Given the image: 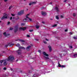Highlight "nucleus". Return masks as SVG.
Returning <instances> with one entry per match:
<instances>
[{"label": "nucleus", "mask_w": 77, "mask_h": 77, "mask_svg": "<svg viewBox=\"0 0 77 77\" xmlns=\"http://www.w3.org/2000/svg\"><path fill=\"white\" fill-rule=\"evenodd\" d=\"M32 46H29L28 47H27L26 48V50L27 51H29L30 50V48Z\"/></svg>", "instance_id": "obj_8"}, {"label": "nucleus", "mask_w": 77, "mask_h": 77, "mask_svg": "<svg viewBox=\"0 0 77 77\" xmlns=\"http://www.w3.org/2000/svg\"><path fill=\"white\" fill-rule=\"evenodd\" d=\"M42 71H43V72H44V70H40V71H39V72H41V73H42Z\"/></svg>", "instance_id": "obj_28"}, {"label": "nucleus", "mask_w": 77, "mask_h": 77, "mask_svg": "<svg viewBox=\"0 0 77 77\" xmlns=\"http://www.w3.org/2000/svg\"><path fill=\"white\" fill-rule=\"evenodd\" d=\"M27 37H28L29 38H30V35H27Z\"/></svg>", "instance_id": "obj_47"}, {"label": "nucleus", "mask_w": 77, "mask_h": 77, "mask_svg": "<svg viewBox=\"0 0 77 77\" xmlns=\"http://www.w3.org/2000/svg\"><path fill=\"white\" fill-rule=\"evenodd\" d=\"M48 47L49 49V51L50 52H51V51L52 50V49H51V47L50 46H48Z\"/></svg>", "instance_id": "obj_14"}, {"label": "nucleus", "mask_w": 77, "mask_h": 77, "mask_svg": "<svg viewBox=\"0 0 77 77\" xmlns=\"http://www.w3.org/2000/svg\"><path fill=\"white\" fill-rule=\"evenodd\" d=\"M4 1L5 2H8V0H4Z\"/></svg>", "instance_id": "obj_50"}, {"label": "nucleus", "mask_w": 77, "mask_h": 77, "mask_svg": "<svg viewBox=\"0 0 77 77\" xmlns=\"http://www.w3.org/2000/svg\"><path fill=\"white\" fill-rule=\"evenodd\" d=\"M37 75H37V74H34L33 76H32L33 77H36V76H37Z\"/></svg>", "instance_id": "obj_22"}, {"label": "nucleus", "mask_w": 77, "mask_h": 77, "mask_svg": "<svg viewBox=\"0 0 77 77\" xmlns=\"http://www.w3.org/2000/svg\"><path fill=\"white\" fill-rule=\"evenodd\" d=\"M50 4H52V3L51 2V3H50Z\"/></svg>", "instance_id": "obj_59"}, {"label": "nucleus", "mask_w": 77, "mask_h": 77, "mask_svg": "<svg viewBox=\"0 0 77 77\" xmlns=\"http://www.w3.org/2000/svg\"><path fill=\"white\" fill-rule=\"evenodd\" d=\"M13 19H14V17H13Z\"/></svg>", "instance_id": "obj_64"}, {"label": "nucleus", "mask_w": 77, "mask_h": 77, "mask_svg": "<svg viewBox=\"0 0 77 77\" xmlns=\"http://www.w3.org/2000/svg\"><path fill=\"white\" fill-rule=\"evenodd\" d=\"M68 1V0H65L64 1V2L65 3L66 2Z\"/></svg>", "instance_id": "obj_45"}, {"label": "nucleus", "mask_w": 77, "mask_h": 77, "mask_svg": "<svg viewBox=\"0 0 77 77\" xmlns=\"http://www.w3.org/2000/svg\"><path fill=\"white\" fill-rule=\"evenodd\" d=\"M63 55H62V54H60V57H63Z\"/></svg>", "instance_id": "obj_18"}, {"label": "nucleus", "mask_w": 77, "mask_h": 77, "mask_svg": "<svg viewBox=\"0 0 77 77\" xmlns=\"http://www.w3.org/2000/svg\"><path fill=\"white\" fill-rule=\"evenodd\" d=\"M69 47L70 49H72V46H69Z\"/></svg>", "instance_id": "obj_27"}, {"label": "nucleus", "mask_w": 77, "mask_h": 77, "mask_svg": "<svg viewBox=\"0 0 77 77\" xmlns=\"http://www.w3.org/2000/svg\"><path fill=\"white\" fill-rule=\"evenodd\" d=\"M48 72H50V71H49V72H47V73H48Z\"/></svg>", "instance_id": "obj_58"}, {"label": "nucleus", "mask_w": 77, "mask_h": 77, "mask_svg": "<svg viewBox=\"0 0 77 77\" xmlns=\"http://www.w3.org/2000/svg\"><path fill=\"white\" fill-rule=\"evenodd\" d=\"M16 47H20V45L19 44H17L16 45Z\"/></svg>", "instance_id": "obj_21"}, {"label": "nucleus", "mask_w": 77, "mask_h": 77, "mask_svg": "<svg viewBox=\"0 0 77 77\" xmlns=\"http://www.w3.org/2000/svg\"><path fill=\"white\" fill-rule=\"evenodd\" d=\"M42 14L43 15H45L47 14L46 13V12L42 11Z\"/></svg>", "instance_id": "obj_11"}, {"label": "nucleus", "mask_w": 77, "mask_h": 77, "mask_svg": "<svg viewBox=\"0 0 77 77\" xmlns=\"http://www.w3.org/2000/svg\"><path fill=\"white\" fill-rule=\"evenodd\" d=\"M18 31V27L17 26H16L15 27L14 32H16Z\"/></svg>", "instance_id": "obj_13"}, {"label": "nucleus", "mask_w": 77, "mask_h": 77, "mask_svg": "<svg viewBox=\"0 0 77 77\" xmlns=\"http://www.w3.org/2000/svg\"><path fill=\"white\" fill-rule=\"evenodd\" d=\"M19 48L20 49H24V50H25V49H26V48H24L23 47H21V46H20V47H19Z\"/></svg>", "instance_id": "obj_16"}, {"label": "nucleus", "mask_w": 77, "mask_h": 77, "mask_svg": "<svg viewBox=\"0 0 77 77\" xmlns=\"http://www.w3.org/2000/svg\"><path fill=\"white\" fill-rule=\"evenodd\" d=\"M50 20H53V19H51V18L50 19Z\"/></svg>", "instance_id": "obj_56"}, {"label": "nucleus", "mask_w": 77, "mask_h": 77, "mask_svg": "<svg viewBox=\"0 0 77 77\" xmlns=\"http://www.w3.org/2000/svg\"><path fill=\"white\" fill-rule=\"evenodd\" d=\"M24 14V11H20L19 12H18V15H22V14Z\"/></svg>", "instance_id": "obj_4"}, {"label": "nucleus", "mask_w": 77, "mask_h": 77, "mask_svg": "<svg viewBox=\"0 0 77 77\" xmlns=\"http://www.w3.org/2000/svg\"><path fill=\"white\" fill-rule=\"evenodd\" d=\"M30 45H31V46H33V45L31 44Z\"/></svg>", "instance_id": "obj_55"}, {"label": "nucleus", "mask_w": 77, "mask_h": 77, "mask_svg": "<svg viewBox=\"0 0 77 77\" xmlns=\"http://www.w3.org/2000/svg\"><path fill=\"white\" fill-rule=\"evenodd\" d=\"M75 15H76V14H75V13H74L73 14V17H75Z\"/></svg>", "instance_id": "obj_33"}, {"label": "nucleus", "mask_w": 77, "mask_h": 77, "mask_svg": "<svg viewBox=\"0 0 77 77\" xmlns=\"http://www.w3.org/2000/svg\"><path fill=\"white\" fill-rule=\"evenodd\" d=\"M43 42H44V43L45 44H46V43H47V42H46V41H45V40H44V41H43Z\"/></svg>", "instance_id": "obj_32"}, {"label": "nucleus", "mask_w": 77, "mask_h": 77, "mask_svg": "<svg viewBox=\"0 0 77 77\" xmlns=\"http://www.w3.org/2000/svg\"><path fill=\"white\" fill-rule=\"evenodd\" d=\"M29 15V14H28L26 16V17L27 19L28 20V21H32V19H31L29 18L28 17V16Z\"/></svg>", "instance_id": "obj_5"}, {"label": "nucleus", "mask_w": 77, "mask_h": 77, "mask_svg": "<svg viewBox=\"0 0 77 77\" xmlns=\"http://www.w3.org/2000/svg\"><path fill=\"white\" fill-rule=\"evenodd\" d=\"M29 31L30 32H33V29L29 30Z\"/></svg>", "instance_id": "obj_38"}, {"label": "nucleus", "mask_w": 77, "mask_h": 77, "mask_svg": "<svg viewBox=\"0 0 77 77\" xmlns=\"http://www.w3.org/2000/svg\"><path fill=\"white\" fill-rule=\"evenodd\" d=\"M42 23H43V24H44V22H42Z\"/></svg>", "instance_id": "obj_57"}, {"label": "nucleus", "mask_w": 77, "mask_h": 77, "mask_svg": "<svg viewBox=\"0 0 77 77\" xmlns=\"http://www.w3.org/2000/svg\"><path fill=\"white\" fill-rule=\"evenodd\" d=\"M73 38L74 39H77V37H74Z\"/></svg>", "instance_id": "obj_29"}, {"label": "nucleus", "mask_w": 77, "mask_h": 77, "mask_svg": "<svg viewBox=\"0 0 77 77\" xmlns=\"http://www.w3.org/2000/svg\"><path fill=\"white\" fill-rule=\"evenodd\" d=\"M23 21L24 22H25V21H27V22H28V21H29V20H28L27 18H26L25 19H23Z\"/></svg>", "instance_id": "obj_15"}, {"label": "nucleus", "mask_w": 77, "mask_h": 77, "mask_svg": "<svg viewBox=\"0 0 77 77\" xmlns=\"http://www.w3.org/2000/svg\"><path fill=\"white\" fill-rule=\"evenodd\" d=\"M56 19L58 20L59 19V15L56 16Z\"/></svg>", "instance_id": "obj_25"}, {"label": "nucleus", "mask_w": 77, "mask_h": 77, "mask_svg": "<svg viewBox=\"0 0 77 77\" xmlns=\"http://www.w3.org/2000/svg\"><path fill=\"white\" fill-rule=\"evenodd\" d=\"M65 32H68V29H65Z\"/></svg>", "instance_id": "obj_43"}, {"label": "nucleus", "mask_w": 77, "mask_h": 77, "mask_svg": "<svg viewBox=\"0 0 77 77\" xmlns=\"http://www.w3.org/2000/svg\"><path fill=\"white\" fill-rule=\"evenodd\" d=\"M42 54H43V55H44V56H47V57H48L49 56L48 54L46 53H45V52H43Z\"/></svg>", "instance_id": "obj_7"}, {"label": "nucleus", "mask_w": 77, "mask_h": 77, "mask_svg": "<svg viewBox=\"0 0 77 77\" xmlns=\"http://www.w3.org/2000/svg\"><path fill=\"white\" fill-rule=\"evenodd\" d=\"M3 62H4V65H7L6 61L5 60H1L0 61V63H3Z\"/></svg>", "instance_id": "obj_2"}, {"label": "nucleus", "mask_w": 77, "mask_h": 77, "mask_svg": "<svg viewBox=\"0 0 77 77\" xmlns=\"http://www.w3.org/2000/svg\"><path fill=\"white\" fill-rule=\"evenodd\" d=\"M35 41H38V40H39L37 38H35Z\"/></svg>", "instance_id": "obj_39"}, {"label": "nucleus", "mask_w": 77, "mask_h": 77, "mask_svg": "<svg viewBox=\"0 0 77 77\" xmlns=\"http://www.w3.org/2000/svg\"><path fill=\"white\" fill-rule=\"evenodd\" d=\"M13 29V28H10V30H12Z\"/></svg>", "instance_id": "obj_46"}, {"label": "nucleus", "mask_w": 77, "mask_h": 77, "mask_svg": "<svg viewBox=\"0 0 77 77\" xmlns=\"http://www.w3.org/2000/svg\"><path fill=\"white\" fill-rule=\"evenodd\" d=\"M11 15H12V16H13V17H14V16H15V15L14 14H11Z\"/></svg>", "instance_id": "obj_48"}, {"label": "nucleus", "mask_w": 77, "mask_h": 77, "mask_svg": "<svg viewBox=\"0 0 77 77\" xmlns=\"http://www.w3.org/2000/svg\"><path fill=\"white\" fill-rule=\"evenodd\" d=\"M0 23H2V21H0Z\"/></svg>", "instance_id": "obj_61"}, {"label": "nucleus", "mask_w": 77, "mask_h": 77, "mask_svg": "<svg viewBox=\"0 0 77 77\" xmlns=\"http://www.w3.org/2000/svg\"><path fill=\"white\" fill-rule=\"evenodd\" d=\"M4 16L1 18L2 20H3L5 18H7V17H8V15L6 13H4Z\"/></svg>", "instance_id": "obj_3"}, {"label": "nucleus", "mask_w": 77, "mask_h": 77, "mask_svg": "<svg viewBox=\"0 0 77 77\" xmlns=\"http://www.w3.org/2000/svg\"><path fill=\"white\" fill-rule=\"evenodd\" d=\"M35 27L36 29H39V26L36 25Z\"/></svg>", "instance_id": "obj_19"}, {"label": "nucleus", "mask_w": 77, "mask_h": 77, "mask_svg": "<svg viewBox=\"0 0 77 77\" xmlns=\"http://www.w3.org/2000/svg\"><path fill=\"white\" fill-rule=\"evenodd\" d=\"M77 57V54H74L72 57L73 58H75Z\"/></svg>", "instance_id": "obj_12"}, {"label": "nucleus", "mask_w": 77, "mask_h": 77, "mask_svg": "<svg viewBox=\"0 0 77 77\" xmlns=\"http://www.w3.org/2000/svg\"><path fill=\"white\" fill-rule=\"evenodd\" d=\"M32 2H31V3H30L29 4V6L32 5Z\"/></svg>", "instance_id": "obj_40"}, {"label": "nucleus", "mask_w": 77, "mask_h": 77, "mask_svg": "<svg viewBox=\"0 0 77 77\" xmlns=\"http://www.w3.org/2000/svg\"><path fill=\"white\" fill-rule=\"evenodd\" d=\"M32 5H35L36 3V2H32Z\"/></svg>", "instance_id": "obj_20"}, {"label": "nucleus", "mask_w": 77, "mask_h": 77, "mask_svg": "<svg viewBox=\"0 0 77 77\" xmlns=\"http://www.w3.org/2000/svg\"><path fill=\"white\" fill-rule=\"evenodd\" d=\"M65 66L64 65H62V66H61V67H62V68H65Z\"/></svg>", "instance_id": "obj_34"}, {"label": "nucleus", "mask_w": 77, "mask_h": 77, "mask_svg": "<svg viewBox=\"0 0 77 77\" xmlns=\"http://www.w3.org/2000/svg\"><path fill=\"white\" fill-rule=\"evenodd\" d=\"M45 60H50V58L48 57H45Z\"/></svg>", "instance_id": "obj_17"}, {"label": "nucleus", "mask_w": 77, "mask_h": 77, "mask_svg": "<svg viewBox=\"0 0 77 77\" xmlns=\"http://www.w3.org/2000/svg\"><path fill=\"white\" fill-rule=\"evenodd\" d=\"M58 67H61V65L60 64V63H58Z\"/></svg>", "instance_id": "obj_26"}, {"label": "nucleus", "mask_w": 77, "mask_h": 77, "mask_svg": "<svg viewBox=\"0 0 77 77\" xmlns=\"http://www.w3.org/2000/svg\"><path fill=\"white\" fill-rule=\"evenodd\" d=\"M27 11H28V9H27Z\"/></svg>", "instance_id": "obj_63"}, {"label": "nucleus", "mask_w": 77, "mask_h": 77, "mask_svg": "<svg viewBox=\"0 0 77 77\" xmlns=\"http://www.w3.org/2000/svg\"><path fill=\"white\" fill-rule=\"evenodd\" d=\"M45 40H46V41H48V39L46 38L45 39Z\"/></svg>", "instance_id": "obj_49"}, {"label": "nucleus", "mask_w": 77, "mask_h": 77, "mask_svg": "<svg viewBox=\"0 0 77 77\" xmlns=\"http://www.w3.org/2000/svg\"><path fill=\"white\" fill-rule=\"evenodd\" d=\"M8 24H10V22H8Z\"/></svg>", "instance_id": "obj_53"}, {"label": "nucleus", "mask_w": 77, "mask_h": 77, "mask_svg": "<svg viewBox=\"0 0 77 77\" xmlns=\"http://www.w3.org/2000/svg\"><path fill=\"white\" fill-rule=\"evenodd\" d=\"M70 35H72V32H70L69 33Z\"/></svg>", "instance_id": "obj_44"}, {"label": "nucleus", "mask_w": 77, "mask_h": 77, "mask_svg": "<svg viewBox=\"0 0 77 77\" xmlns=\"http://www.w3.org/2000/svg\"><path fill=\"white\" fill-rule=\"evenodd\" d=\"M55 9L57 11H59V9H58V8L57 7H55Z\"/></svg>", "instance_id": "obj_23"}, {"label": "nucleus", "mask_w": 77, "mask_h": 77, "mask_svg": "<svg viewBox=\"0 0 77 77\" xmlns=\"http://www.w3.org/2000/svg\"><path fill=\"white\" fill-rule=\"evenodd\" d=\"M57 26V24H55V25H53L52 26V27H56V26Z\"/></svg>", "instance_id": "obj_31"}, {"label": "nucleus", "mask_w": 77, "mask_h": 77, "mask_svg": "<svg viewBox=\"0 0 77 77\" xmlns=\"http://www.w3.org/2000/svg\"><path fill=\"white\" fill-rule=\"evenodd\" d=\"M9 45H5V47H8V46Z\"/></svg>", "instance_id": "obj_54"}, {"label": "nucleus", "mask_w": 77, "mask_h": 77, "mask_svg": "<svg viewBox=\"0 0 77 77\" xmlns=\"http://www.w3.org/2000/svg\"><path fill=\"white\" fill-rule=\"evenodd\" d=\"M26 29H27V28L26 27H20L19 28V30H26Z\"/></svg>", "instance_id": "obj_6"}, {"label": "nucleus", "mask_w": 77, "mask_h": 77, "mask_svg": "<svg viewBox=\"0 0 77 77\" xmlns=\"http://www.w3.org/2000/svg\"><path fill=\"white\" fill-rule=\"evenodd\" d=\"M14 44H11V45H10L9 46V47H11L12 46V45H14Z\"/></svg>", "instance_id": "obj_37"}, {"label": "nucleus", "mask_w": 77, "mask_h": 77, "mask_svg": "<svg viewBox=\"0 0 77 77\" xmlns=\"http://www.w3.org/2000/svg\"><path fill=\"white\" fill-rule=\"evenodd\" d=\"M19 41H20V42H24V41L23 40H21V39H20L19 40Z\"/></svg>", "instance_id": "obj_24"}, {"label": "nucleus", "mask_w": 77, "mask_h": 77, "mask_svg": "<svg viewBox=\"0 0 77 77\" xmlns=\"http://www.w3.org/2000/svg\"><path fill=\"white\" fill-rule=\"evenodd\" d=\"M17 53L18 54H21V51L18 50V51H16Z\"/></svg>", "instance_id": "obj_10"}, {"label": "nucleus", "mask_w": 77, "mask_h": 77, "mask_svg": "<svg viewBox=\"0 0 77 77\" xmlns=\"http://www.w3.org/2000/svg\"><path fill=\"white\" fill-rule=\"evenodd\" d=\"M12 17H11L10 18V20H12Z\"/></svg>", "instance_id": "obj_52"}, {"label": "nucleus", "mask_w": 77, "mask_h": 77, "mask_svg": "<svg viewBox=\"0 0 77 77\" xmlns=\"http://www.w3.org/2000/svg\"><path fill=\"white\" fill-rule=\"evenodd\" d=\"M60 17H61V18H63V15H61Z\"/></svg>", "instance_id": "obj_51"}, {"label": "nucleus", "mask_w": 77, "mask_h": 77, "mask_svg": "<svg viewBox=\"0 0 77 77\" xmlns=\"http://www.w3.org/2000/svg\"><path fill=\"white\" fill-rule=\"evenodd\" d=\"M21 26H24V23H22L21 24Z\"/></svg>", "instance_id": "obj_35"}, {"label": "nucleus", "mask_w": 77, "mask_h": 77, "mask_svg": "<svg viewBox=\"0 0 77 77\" xmlns=\"http://www.w3.org/2000/svg\"><path fill=\"white\" fill-rule=\"evenodd\" d=\"M3 35L5 36V37H6L7 36H8V35H9V34H6V32H4V33H3Z\"/></svg>", "instance_id": "obj_9"}, {"label": "nucleus", "mask_w": 77, "mask_h": 77, "mask_svg": "<svg viewBox=\"0 0 77 77\" xmlns=\"http://www.w3.org/2000/svg\"><path fill=\"white\" fill-rule=\"evenodd\" d=\"M11 8H12V6H11L10 7H9V9H11Z\"/></svg>", "instance_id": "obj_36"}, {"label": "nucleus", "mask_w": 77, "mask_h": 77, "mask_svg": "<svg viewBox=\"0 0 77 77\" xmlns=\"http://www.w3.org/2000/svg\"><path fill=\"white\" fill-rule=\"evenodd\" d=\"M38 52L39 53H41V51L40 50H39L38 51Z\"/></svg>", "instance_id": "obj_41"}, {"label": "nucleus", "mask_w": 77, "mask_h": 77, "mask_svg": "<svg viewBox=\"0 0 77 77\" xmlns=\"http://www.w3.org/2000/svg\"><path fill=\"white\" fill-rule=\"evenodd\" d=\"M24 0V1H26V0Z\"/></svg>", "instance_id": "obj_62"}, {"label": "nucleus", "mask_w": 77, "mask_h": 77, "mask_svg": "<svg viewBox=\"0 0 77 77\" xmlns=\"http://www.w3.org/2000/svg\"><path fill=\"white\" fill-rule=\"evenodd\" d=\"M1 36H2V35H1Z\"/></svg>", "instance_id": "obj_60"}, {"label": "nucleus", "mask_w": 77, "mask_h": 77, "mask_svg": "<svg viewBox=\"0 0 77 77\" xmlns=\"http://www.w3.org/2000/svg\"><path fill=\"white\" fill-rule=\"evenodd\" d=\"M3 69L4 70H6V67H4V68H3Z\"/></svg>", "instance_id": "obj_42"}, {"label": "nucleus", "mask_w": 77, "mask_h": 77, "mask_svg": "<svg viewBox=\"0 0 77 77\" xmlns=\"http://www.w3.org/2000/svg\"><path fill=\"white\" fill-rule=\"evenodd\" d=\"M29 73H31V72H32L30 70H29L28 71Z\"/></svg>", "instance_id": "obj_30"}, {"label": "nucleus", "mask_w": 77, "mask_h": 77, "mask_svg": "<svg viewBox=\"0 0 77 77\" xmlns=\"http://www.w3.org/2000/svg\"><path fill=\"white\" fill-rule=\"evenodd\" d=\"M14 57L13 56H10L7 59V61H10V62H14Z\"/></svg>", "instance_id": "obj_1"}]
</instances>
